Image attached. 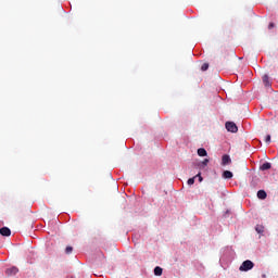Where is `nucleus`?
Returning a JSON list of instances; mask_svg holds the SVG:
<instances>
[{"mask_svg": "<svg viewBox=\"0 0 278 278\" xmlns=\"http://www.w3.org/2000/svg\"><path fill=\"white\" fill-rule=\"evenodd\" d=\"M271 165L270 163L266 162L261 166V170H270Z\"/></svg>", "mask_w": 278, "mask_h": 278, "instance_id": "obj_9", "label": "nucleus"}, {"mask_svg": "<svg viewBox=\"0 0 278 278\" xmlns=\"http://www.w3.org/2000/svg\"><path fill=\"white\" fill-rule=\"evenodd\" d=\"M162 273H163L162 267L156 266V267L154 268V275H155L156 277H162Z\"/></svg>", "mask_w": 278, "mask_h": 278, "instance_id": "obj_8", "label": "nucleus"}, {"mask_svg": "<svg viewBox=\"0 0 278 278\" xmlns=\"http://www.w3.org/2000/svg\"><path fill=\"white\" fill-rule=\"evenodd\" d=\"M207 164H210V160L208 159H204L202 161V163L200 164L201 168H205V166H207Z\"/></svg>", "mask_w": 278, "mask_h": 278, "instance_id": "obj_11", "label": "nucleus"}, {"mask_svg": "<svg viewBox=\"0 0 278 278\" xmlns=\"http://www.w3.org/2000/svg\"><path fill=\"white\" fill-rule=\"evenodd\" d=\"M195 178L198 177L199 181H203V176H201V173L194 176Z\"/></svg>", "mask_w": 278, "mask_h": 278, "instance_id": "obj_17", "label": "nucleus"}, {"mask_svg": "<svg viewBox=\"0 0 278 278\" xmlns=\"http://www.w3.org/2000/svg\"><path fill=\"white\" fill-rule=\"evenodd\" d=\"M265 142H267V143L270 142V135L266 136Z\"/></svg>", "mask_w": 278, "mask_h": 278, "instance_id": "obj_19", "label": "nucleus"}, {"mask_svg": "<svg viewBox=\"0 0 278 278\" xmlns=\"http://www.w3.org/2000/svg\"><path fill=\"white\" fill-rule=\"evenodd\" d=\"M263 81H264V84H266V86H268V75H265L263 77Z\"/></svg>", "mask_w": 278, "mask_h": 278, "instance_id": "obj_16", "label": "nucleus"}, {"mask_svg": "<svg viewBox=\"0 0 278 278\" xmlns=\"http://www.w3.org/2000/svg\"><path fill=\"white\" fill-rule=\"evenodd\" d=\"M231 164V157L228 154L222 156V166H227Z\"/></svg>", "mask_w": 278, "mask_h": 278, "instance_id": "obj_3", "label": "nucleus"}, {"mask_svg": "<svg viewBox=\"0 0 278 278\" xmlns=\"http://www.w3.org/2000/svg\"><path fill=\"white\" fill-rule=\"evenodd\" d=\"M256 231H257V233H264V227L257 226Z\"/></svg>", "mask_w": 278, "mask_h": 278, "instance_id": "obj_15", "label": "nucleus"}, {"mask_svg": "<svg viewBox=\"0 0 278 278\" xmlns=\"http://www.w3.org/2000/svg\"><path fill=\"white\" fill-rule=\"evenodd\" d=\"M223 179H231L233 177V173L229 172V170H224V173L222 174Z\"/></svg>", "mask_w": 278, "mask_h": 278, "instance_id": "obj_6", "label": "nucleus"}, {"mask_svg": "<svg viewBox=\"0 0 278 278\" xmlns=\"http://www.w3.org/2000/svg\"><path fill=\"white\" fill-rule=\"evenodd\" d=\"M65 253L67 254V255H71V253H73V247H66V249H65Z\"/></svg>", "mask_w": 278, "mask_h": 278, "instance_id": "obj_12", "label": "nucleus"}, {"mask_svg": "<svg viewBox=\"0 0 278 278\" xmlns=\"http://www.w3.org/2000/svg\"><path fill=\"white\" fill-rule=\"evenodd\" d=\"M226 129L231 134H238V126L233 122H226Z\"/></svg>", "mask_w": 278, "mask_h": 278, "instance_id": "obj_2", "label": "nucleus"}, {"mask_svg": "<svg viewBox=\"0 0 278 278\" xmlns=\"http://www.w3.org/2000/svg\"><path fill=\"white\" fill-rule=\"evenodd\" d=\"M0 233L2 236L9 237V236H12V230H10V228L8 227H2L0 228Z\"/></svg>", "mask_w": 278, "mask_h": 278, "instance_id": "obj_5", "label": "nucleus"}, {"mask_svg": "<svg viewBox=\"0 0 278 278\" xmlns=\"http://www.w3.org/2000/svg\"><path fill=\"white\" fill-rule=\"evenodd\" d=\"M257 197H258V199H266V197H267L266 191H264V190L257 191Z\"/></svg>", "mask_w": 278, "mask_h": 278, "instance_id": "obj_10", "label": "nucleus"}, {"mask_svg": "<svg viewBox=\"0 0 278 278\" xmlns=\"http://www.w3.org/2000/svg\"><path fill=\"white\" fill-rule=\"evenodd\" d=\"M275 28V23H269L268 29H274Z\"/></svg>", "mask_w": 278, "mask_h": 278, "instance_id": "obj_18", "label": "nucleus"}, {"mask_svg": "<svg viewBox=\"0 0 278 278\" xmlns=\"http://www.w3.org/2000/svg\"><path fill=\"white\" fill-rule=\"evenodd\" d=\"M194 179H195V177L189 178L188 181H187L188 186H193L194 185Z\"/></svg>", "mask_w": 278, "mask_h": 278, "instance_id": "obj_14", "label": "nucleus"}, {"mask_svg": "<svg viewBox=\"0 0 278 278\" xmlns=\"http://www.w3.org/2000/svg\"><path fill=\"white\" fill-rule=\"evenodd\" d=\"M253 266H255V264H253L251 261H244L241 266L239 267V270L247 273L249 270H252Z\"/></svg>", "mask_w": 278, "mask_h": 278, "instance_id": "obj_1", "label": "nucleus"}, {"mask_svg": "<svg viewBox=\"0 0 278 278\" xmlns=\"http://www.w3.org/2000/svg\"><path fill=\"white\" fill-rule=\"evenodd\" d=\"M207 68H210V64H208V63H204V64L201 66V71H207Z\"/></svg>", "mask_w": 278, "mask_h": 278, "instance_id": "obj_13", "label": "nucleus"}, {"mask_svg": "<svg viewBox=\"0 0 278 278\" xmlns=\"http://www.w3.org/2000/svg\"><path fill=\"white\" fill-rule=\"evenodd\" d=\"M198 155H199L200 157H205V156H207V150H205V148H200V149H198Z\"/></svg>", "mask_w": 278, "mask_h": 278, "instance_id": "obj_7", "label": "nucleus"}, {"mask_svg": "<svg viewBox=\"0 0 278 278\" xmlns=\"http://www.w3.org/2000/svg\"><path fill=\"white\" fill-rule=\"evenodd\" d=\"M16 273H18V268L16 267H11L5 270L7 277H12L13 275H16Z\"/></svg>", "mask_w": 278, "mask_h": 278, "instance_id": "obj_4", "label": "nucleus"}]
</instances>
